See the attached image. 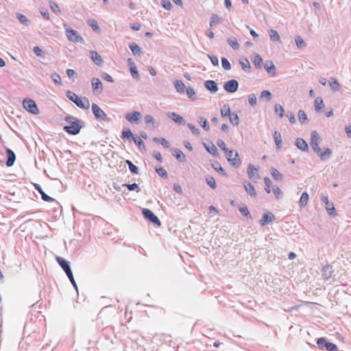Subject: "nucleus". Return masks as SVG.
I'll use <instances>...</instances> for the list:
<instances>
[{"instance_id":"obj_13","label":"nucleus","mask_w":351,"mask_h":351,"mask_svg":"<svg viewBox=\"0 0 351 351\" xmlns=\"http://www.w3.org/2000/svg\"><path fill=\"white\" fill-rule=\"evenodd\" d=\"M275 219V216L271 213H267L263 215V217L259 221L260 224L263 226Z\"/></svg>"},{"instance_id":"obj_57","label":"nucleus","mask_w":351,"mask_h":351,"mask_svg":"<svg viewBox=\"0 0 351 351\" xmlns=\"http://www.w3.org/2000/svg\"><path fill=\"white\" fill-rule=\"evenodd\" d=\"M156 171L158 173V175H160L162 177H167V173L166 170L164 168H162V167H156Z\"/></svg>"},{"instance_id":"obj_39","label":"nucleus","mask_w":351,"mask_h":351,"mask_svg":"<svg viewBox=\"0 0 351 351\" xmlns=\"http://www.w3.org/2000/svg\"><path fill=\"white\" fill-rule=\"evenodd\" d=\"M198 121H199L200 125L204 129H205L206 131H208L210 130V127H209V125L208 124V121L206 119H204L203 117H199Z\"/></svg>"},{"instance_id":"obj_38","label":"nucleus","mask_w":351,"mask_h":351,"mask_svg":"<svg viewBox=\"0 0 351 351\" xmlns=\"http://www.w3.org/2000/svg\"><path fill=\"white\" fill-rule=\"evenodd\" d=\"M228 42L229 45L234 49H238L239 47V45L237 43V39L234 37H230L228 38Z\"/></svg>"},{"instance_id":"obj_51","label":"nucleus","mask_w":351,"mask_h":351,"mask_svg":"<svg viewBox=\"0 0 351 351\" xmlns=\"http://www.w3.org/2000/svg\"><path fill=\"white\" fill-rule=\"evenodd\" d=\"M145 122L147 125H154L155 121L152 116L147 114L145 117Z\"/></svg>"},{"instance_id":"obj_55","label":"nucleus","mask_w":351,"mask_h":351,"mask_svg":"<svg viewBox=\"0 0 351 351\" xmlns=\"http://www.w3.org/2000/svg\"><path fill=\"white\" fill-rule=\"evenodd\" d=\"M262 62H263V60L259 55L257 54L254 57L253 63L254 64V65L261 66Z\"/></svg>"},{"instance_id":"obj_21","label":"nucleus","mask_w":351,"mask_h":351,"mask_svg":"<svg viewBox=\"0 0 351 351\" xmlns=\"http://www.w3.org/2000/svg\"><path fill=\"white\" fill-rule=\"evenodd\" d=\"M258 169L256 168L254 165H250L247 169V176L250 179L254 178V176L258 175Z\"/></svg>"},{"instance_id":"obj_59","label":"nucleus","mask_w":351,"mask_h":351,"mask_svg":"<svg viewBox=\"0 0 351 351\" xmlns=\"http://www.w3.org/2000/svg\"><path fill=\"white\" fill-rule=\"evenodd\" d=\"M88 24L93 28V30L96 31V30L99 29V26H98L97 22L95 20H94V19L90 20L88 21Z\"/></svg>"},{"instance_id":"obj_19","label":"nucleus","mask_w":351,"mask_h":351,"mask_svg":"<svg viewBox=\"0 0 351 351\" xmlns=\"http://www.w3.org/2000/svg\"><path fill=\"white\" fill-rule=\"evenodd\" d=\"M204 86L208 90H210L213 93L217 92L218 90L217 83L213 80L206 81Z\"/></svg>"},{"instance_id":"obj_46","label":"nucleus","mask_w":351,"mask_h":351,"mask_svg":"<svg viewBox=\"0 0 351 351\" xmlns=\"http://www.w3.org/2000/svg\"><path fill=\"white\" fill-rule=\"evenodd\" d=\"M325 348H326V350L328 351H337L338 350L337 346L335 344L330 343V342H328L327 343H326Z\"/></svg>"},{"instance_id":"obj_42","label":"nucleus","mask_w":351,"mask_h":351,"mask_svg":"<svg viewBox=\"0 0 351 351\" xmlns=\"http://www.w3.org/2000/svg\"><path fill=\"white\" fill-rule=\"evenodd\" d=\"M49 6L53 12L60 13V9L59 8L58 5L56 2L50 1Z\"/></svg>"},{"instance_id":"obj_34","label":"nucleus","mask_w":351,"mask_h":351,"mask_svg":"<svg viewBox=\"0 0 351 351\" xmlns=\"http://www.w3.org/2000/svg\"><path fill=\"white\" fill-rule=\"evenodd\" d=\"M175 87L178 93H183L184 90V84L181 80H176L174 83Z\"/></svg>"},{"instance_id":"obj_49","label":"nucleus","mask_w":351,"mask_h":351,"mask_svg":"<svg viewBox=\"0 0 351 351\" xmlns=\"http://www.w3.org/2000/svg\"><path fill=\"white\" fill-rule=\"evenodd\" d=\"M221 64H222V66L226 69V70H229L231 68V65H230V63L229 62V61L225 58H222L221 59Z\"/></svg>"},{"instance_id":"obj_27","label":"nucleus","mask_w":351,"mask_h":351,"mask_svg":"<svg viewBox=\"0 0 351 351\" xmlns=\"http://www.w3.org/2000/svg\"><path fill=\"white\" fill-rule=\"evenodd\" d=\"M173 155L174 157H176V158L177 160H178L180 161H184L185 160V156H184V154L179 149H174L173 152Z\"/></svg>"},{"instance_id":"obj_2","label":"nucleus","mask_w":351,"mask_h":351,"mask_svg":"<svg viewBox=\"0 0 351 351\" xmlns=\"http://www.w3.org/2000/svg\"><path fill=\"white\" fill-rule=\"evenodd\" d=\"M66 96L71 101L74 102L79 108L86 110L90 108V102L86 97H80L75 93L70 90L67 91Z\"/></svg>"},{"instance_id":"obj_37","label":"nucleus","mask_w":351,"mask_h":351,"mask_svg":"<svg viewBox=\"0 0 351 351\" xmlns=\"http://www.w3.org/2000/svg\"><path fill=\"white\" fill-rule=\"evenodd\" d=\"M212 167H213V169L217 171V172H219L220 173H221L223 176H226V173L224 171V169L221 167V166L220 165V164L217 162L212 164Z\"/></svg>"},{"instance_id":"obj_30","label":"nucleus","mask_w":351,"mask_h":351,"mask_svg":"<svg viewBox=\"0 0 351 351\" xmlns=\"http://www.w3.org/2000/svg\"><path fill=\"white\" fill-rule=\"evenodd\" d=\"M269 35L271 40L277 42L280 41V36L276 30L270 29L269 32Z\"/></svg>"},{"instance_id":"obj_58","label":"nucleus","mask_w":351,"mask_h":351,"mask_svg":"<svg viewBox=\"0 0 351 351\" xmlns=\"http://www.w3.org/2000/svg\"><path fill=\"white\" fill-rule=\"evenodd\" d=\"M239 211L245 216L251 217L250 213L246 206L239 208Z\"/></svg>"},{"instance_id":"obj_33","label":"nucleus","mask_w":351,"mask_h":351,"mask_svg":"<svg viewBox=\"0 0 351 351\" xmlns=\"http://www.w3.org/2000/svg\"><path fill=\"white\" fill-rule=\"evenodd\" d=\"M229 117V120L230 121V123L233 125H238L239 123V116L237 115V114L233 112V113H230V115L228 116Z\"/></svg>"},{"instance_id":"obj_29","label":"nucleus","mask_w":351,"mask_h":351,"mask_svg":"<svg viewBox=\"0 0 351 351\" xmlns=\"http://www.w3.org/2000/svg\"><path fill=\"white\" fill-rule=\"evenodd\" d=\"M128 62H130V72L132 77L138 78L139 77V75L136 67L134 65L133 61L132 60V59H128Z\"/></svg>"},{"instance_id":"obj_31","label":"nucleus","mask_w":351,"mask_h":351,"mask_svg":"<svg viewBox=\"0 0 351 351\" xmlns=\"http://www.w3.org/2000/svg\"><path fill=\"white\" fill-rule=\"evenodd\" d=\"M320 141V137L319 134L316 131H313L311 135V142L310 145H313L314 143H319Z\"/></svg>"},{"instance_id":"obj_54","label":"nucleus","mask_w":351,"mask_h":351,"mask_svg":"<svg viewBox=\"0 0 351 351\" xmlns=\"http://www.w3.org/2000/svg\"><path fill=\"white\" fill-rule=\"evenodd\" d=\"M328 342L326 341V339L324 337H320L317 341V344L319 348L322 349L323 347H325L326 343Z\"/></svg>"},{"instance_id":"obj_64","label":"nucleus","mask_w":351,"mask_h":351,"mask_svg":"<svg viewBox=\"0 0 351 351\" xmlns=\"http://www.w3.org/2000/svg\"><path fill=\"white\" fill-rule=\"evenodd\" d=\"M53 82L56 84H61V77L60 76L57 74V73H54L52 76H51Z\"/></svg>"},{"instance_id":"obj_36","label":"nucleus","mask_w":351,"mask_h":351,"mask_svg":"<svg viewBox=\"0 0 351 351\" xmlns=\"http://www.w3.org/2000/svg\"><path fill=\"white\" fill-rule=\"evenodd\" d=\"M271 174L275 180H280L282 179V174L276 168H271Z\"/></svg>"},{"instance_id":"obj_12","label":"nucleus","mask_w":351,"mask_h":351,"mask_svg":"<svg viewBox=\"0 0 351 351\" xmlns=\"http://www.w3.org/2000/svg\"><path fill=\"white\" fill-rule=\"evenodd\" d=\"M6 165L12 167L16 160L15 154L9 148L5 149Z\"/></svg>"},{"instance_id":"obj_50","label":"nucleus","mask_w":351,"mask_h":351,"mask_svg":"<svg viewBox=\"0 0 351 351\" xmlns=\"http://www.w3.org/2000/svg\"><path fill=\"white\" fill-rule=\"evenodd\" d=\"M125 186L130 191H136V192L140 191V189L137 184L134 183L131 184H125Z\"/></svg>"},{"instance_id":"obj_56","label":"nucleus","mask_w":351,"mask_h":351,"mask_svg":"<svg viewBox=\"0 0 351 351\" xmlns=\"http://www.w3.org/2000/svg\"><path fill=\"white\" fill-rule=\"evenodd\" d=\"M273 193L276 196V198H280L282 196V191L278 186H276L273 189Z\"/></svg>"},{"instance_id":"obj_11","label":"nucleus","mask_w":351,"mask_h":351,"mask_svg":"<svg viewBox=\"0 0 351 351\" xmlns=\"http://www.w3.org/2000/svg\"><path fill=\"white\" fill-rule=\"evenodd\" d=\"M239 87V84L237 80H231L227 82H226L223 85L224 89L228 93H234L237 90Z\"/></svg>"},{"instance_id":"obj_32","label":"nucleus","mask_w":351,"mask_h":351,"mask_svg":"<svg viewBox=\"0 0 351 351\" xmlns=\"http://www.w3.org/2000/svg\"><path fill=\"white\" fill-rule=\"evenodd\" d=\"M274 138L275 143L277 146V148L280 149L281 147V143H282V137H281L280 133L276 131L274 133Z\"/></svg>"},{"instance_id":"obj_63","label":"nucleus","mask_w":351,"mask_h":351,"mask_svg":"<svg viewBox=\"0 0 351 351\" xmlns=\"http://www.w3.org/2000/svg\"><path fill=\"white\" fill-rule=\"evenodd\" d=\"M261 98H266L267 99H271V93L268 90H263L261 93Z\"/></svg>"},{"instance_id":"obj_23","label":"nucleus","mask_w":351,"mask_h":351,"mask_svg":"<svg viewBox=\"0 0 351 351\" xmlns=\"http://www.w3.org/2000/svg\"><path fill=\"white\" fill-rule=\"evenodd\" d=\"M314 106L317 112H320L324 108L323 99L319 97H317L314 101Z\"/></svg>"},{"instance_id":"obj_14","label":"nucleus","mask_w":351,"mask_h":351,"mask_svg":"<svg viewBox=\"0 0 351 351\" xmlns=\"http://www.w3.org/2000/svg\"><path fill=\"white\" fill-rule=\"evenodd\" d=\"M91 85L94 92L99 91L101 93L103 90V84L100 80L97 77H93L91 80Z\"/></svg>"},{"instance_id":"obj_40","label":"nucleus","mask_w":351,"mask_h":351,"mask_svg":"<svg viewBox=\"0 0 351 351\" xmlns=\"http://www.w3.org/2000/svg\"><path fill=\"white\" fill-rule=\"evenodd\" d=\"M206 183L213 189H215L217 186L215 183V180L213 176H208L206 179Z\"/></svg>"},{"instance_id":"obj_24","label":"nucleus","mask_w":351,"mask_h":351,"mask_svg":"<svg viewBox=\"0 0 351 351\" xmlns=\"http://www.w3.org/2000/svg\"><path fill=\"white\" fill-rule=\"evenodd\" d=\"M220 113L223 117H226L230 115L231 110L230 106L228 104H224L220 110Z\"/></svg>"},{"instance_id":"obj_7","label":"nucleus","mask_w":351,"mask_h":351,"mask_svg":"<svg viewBox=\"0 0 351 351\" xmlns=\"http://www.w3.org/2000/svg\"><path fill=\"white\" fill-rule=\"evenodd\" d=\"M92 111L95 117V118L98 120L101 121H106L107 115L104 112V110L96 104H92Z\"/></svg>"},{"instance_id":"obj_17","label":"nucleus","mask_w":351,"mask_h":351,"mask_svg":"<svg viewBox=\"0 0 351 351\" xmlns=\"http://www.w3.org/2000/svg\"><path fill=\"white\" fill-rule=\"evenodd\" d=\"M56 261L60 265V266L62 268V269L65 271V273L71 270L69 263L66 261H65L63 258L58 256L56 257Z\"/></svg>"},{"instance_id":"obj_18","label":"nucleus","mask_w":351,"mask_h":351,"mask_svg":"<svg viewBox=\"0 0 351 351\" xmlns=\"http://www.w3.org/2000/svg\"><path fill=\"white\" fill-rule=\"evenodd\" d=\"M90 58L97 65H101L103 63V60L100 55L95 51H90Z\"/></svg>"},{"instance_id":"obj_48","label":"nucleus","mask_w":351,"mask_h":351,"mask_svg":"<svg viewBox=\"0 0 351 351\" xmlns=\"http://www.w3.org/2000/svg\"><path fill=\"white\" fill-rule=\"evenodd\" d=\"M330 86L333 90H337L339 87V84L335 78L332 77L330 81Z\"/></svg>"},{"instance_id":"obj_28","label":"nucleus","mask_w":351,"mask_h":351,"mask_svg":"<svg viewBox=\"0 0 351 351\" xmlns=\"http://www.w3.org/2000/svg\"><path fill=\"white\" fill-rule=\"evenodd\" d=\"M308 202V195L306 192H304L300 199V205L301 207L306 206Z\"/></svg>"},{"instance_id":"obj_6","label":"nucleus","mask_w":351,"mask_h":351,"mask_svg":"<svg viewBox=\"0 0 351 351\" xmlns=\"http://www.w3.org/2000/svg\"><path fill=\"white\" fill-rule=\"evenodd\" d=\"M226 156L228 162H230L233 165H239L241 163L240 158L239 157L237 152L231 149L228 150V152H225Z\"/></svg>"},{"instance_id":"obj_20","label":"nucleus","mask_w":351,"mask_h":351,"mask_svg":"<svg viewBox=\"0 0 351 351\" xmlns=\"http://www.w3.org/2000/svg\"><path fill=\"white\" fill-rule=\"evenodd\" d=\"M295 145L298 149L304 152L307 151L308 149L306 142L302 138H298L295 142Z\"/></svg>"},{"instance_id":"obj_3","label":"nucleus","mask_w":351,"mask_h":351,"mask_svg":"<svg viewBox=\"0 0 351 351\" xmlns=\"http://www.w3.org/2000/svg\"><path fill=\"white\" fill-rule=\"evenodd\" d=\"M311 146L322 160L329 158L332 154V151L330 148H326L324 151L322 152L319 147V143H314L311 145Z\"/></svg>"},{"instance_id":"obj_41","label":"nucleus","mask_w":351,"mask_h":351,"mask_svg":"<svg viewBox=\"0 0 351 351\" xmlns=\"http://www.w3.org/2000/svg\"><path fill=\"white\" fill-rule=\"evenodd\" d=\"M154 141L159 142L165 148H168L170 145L169 143L164 138H155Z\"/></svg>"},{"instance_id":"obj_47","label":"nucleus","mask_w":351,"mask_h":351,"mask_svg":"<svg viewBox=\"0 0 351 351\" xmlns=\"http://www.w3.org/2000/svg\"><path fill=\"white\" fill-rule=\"evenodd\" d=\"M127 164L128 165V167H129V169L130 170V171L132 173H138V167L134 165L131 161L130 160H127L126 161Z\"/></svg>"},{"instance_id":"obj_10","label":"nucleus","mask_w":351,"mask_h":351,"mask_svg":"<svg viewBox=\"0 0 351 351\" xmlns=\"http://www.w3.org/2000/svg\"><path fill=\"white\" fill-rule=\"evenodd\" d=\"M322 200L325 204L326 210L328 215L330 216H335L337 213L333 203L329 202L327 196H322Z\"/></svg>"},{"instance_id":"obj_60","label":"nucleus","mask_w":351,"mask_h":351,"mask_svg":"<svg viewBox=\"0 0 351 351\" xmlns=\"http://www.w3.org/2000/svg\"><path fill=\"white\" fill-rule=\"evenodd\" d=\"M186 94L189 98H193L195 95V92L193 88L189 87L186 90Z\"/></svg>"},{"instance_id":"obj_52","label":"nucleus","mask_w":351,"mask_h":351,"mask_svg":"<svg viewBox=\"0 0 351 351\" xmlns=\"http://www.w3.org/2000/svg\"><path fill=\"white\" fill-rule=\"evenodd\" d=\"M248 101L251 106H255L256 104V97L254 94L248 95Z\"/></svg>"},{"instance_id":"obj_15","label":"nucleus","mask_w":351,"mask_h":351,"mask_svg":"<svg viewBox=\"0 0 351 351\" xmlns=\"http://www.w3.org/2000/svg\"><path fill=\"white\" fill-rule=\"evenodd\" d=\"M141 117V113L137 111H134L132 113H128L125 114V119L130 122H135L139 120Z\"/></svg>"},{"instance_id":"obj_26","label":"nucleus","mask_w":351,"mask_h":351,"mask_svg":"<svg viewBox=\"0 0 351 351\" xmlns=\"http://www.w3.org/2000/svg\"><path fill=\"white\" fill-rule=\"evenodd\" d=\"M205 147L209 153H210L213 156H217L218 149H217V147L213 143L205 145Z\"/></svg>"},{"instance_id":"obj_8","label":"nucleus","mask_w":351,"mask_h":351,"mask_svg":"<svg viewBox=\"0 0 351 351\" xmlns=\"http://www.w3.org/2000/svg\"><path fill=\"white\" fill-rule=\"evenodd\" d=\"M66 35L67 38L72 42L78 43L82 40V38L77 32L69 27H66Z\"/></svg>"},{"instance_id":"obj_35","label":"nucleus","mask_w":351,"mask_h":351,"mask_svg":"<svg viewBox=\"0 0 351 351\" xmlns=\"http://www.w3.org/2000/svg\"><path fill=\"white\" fill-rule=\"evenodd\" d=\"M220 22H221V18L218 15L213 14L211 16L210 20V25L211 27L217 25Z\"/></svg>"},{"instance_id":"obj_25","label":"nucleus","mask_w":351,"mask_h":351,"mask_svg":"<svg viewBox=\"0 0 351 351\" xmlns=\"http://www.w3.org/2000/svg\"><path fill=\"white\" fill-rule=\"evenodd\" d=\"M169 117L174 122L177 123H182L183 122V118L176 112H171L169 114Z\"/></svg>"},{"instance_id":"obj_62","label":"nucleus","mask_w":351,"mask_h":351,"mask_svg":"<svg viewBox=\"0 0 351 351\" xmlns=\"http://www.w3.org/2000/svg\"><path fill=\"white\" fill-rule=\"evenodd\" d=\"M17 17H18V19L19 20V21L21 23H23V24H27V23L28 19H27V17L25 15H23L21 14H19Z\"/></svg>"},{"instance_id":"obj_44","label":"nucleus","mask_w":351,"mask_h":351,"mask_svg":"<svg viewBox=\"0 0 351 351\" xmlns=\"http://www.w3.org/2000/svg\"><path fill=\"white\" fill-rule=\"evenodd\" d=\"M275 112L279 115L280 117H282L284 115V108L280 104H276L275 106Z\"/></svg>"},{"instance_id":"obj_1","label":"nucleus","mask_w":351,"mask_h":351,"mask_svg":"<svg viewBox=\"0 0 351 351\" xmlns=\"http://www.w3.org/2000/svg\"><path fill=\"white\" fill-rule=\"evenodd\" d=\"M65 121L69 125L64 127V131L73 135L77 134L80 132L82 127L80 120L73 117H66Z\"/></svg>"},{"instance_id":"obj_53","label":"nucleus","mask_w":351,"mask_h":351,"mask_svg":"<svg viewBox=\"0 0 351 351\" xmlns=\"http://www.w3.org/2000/svg\"><path fill=\"white\" fill-rule=\"evenodd\" d=\"M217 145L224 152H228V149L226 147V143L223 141L219 139L217 142Z\"/></svg>"},{"instance_id":"obj_22","label":"nucleus","mask_w":351,"mask_h":351,"mask_svg":"<svg viewBox=\"0 0 351 351\" xmlns=\"http://www.w3.org/2000/svg\"><path fill=\"white\" fill-rule=\"evenodd\" d=\"M129 47L130 49H131L132 53L134 55V56H139L142 53V51H141V49L139 47V46L135 43H132L129 45Z\"/></svg>"},{"instance_id":"obj_61","label":"nucleus","mask_w":351,"mask_h":351,"mask_svg":"<svg viewBox=\"0 0 351 351\" xmlns=\"http://www.w3.org/2000/svg\"><path fill=\"white\" fill-rule=\"evenodd\" d=\"M162 5L163 8L167 10H169L171 8V3L170 1H169V0H163L162 1Z\"/></svg>"},{"instance_id":"obj_5","label":"nucleus","mask_w":351,"mask_h":351,"mask_svg":"<svg viewBox=\"0 0 351 351\" xmlns=\"http://www.w3.org/2000/svg\"><path fill=\"white\" fill-rule=\"evenodd\" d=\"M23 108L29 113L38 114L39 113L38 108L36 102L29 98H26L23 101Z\"/></svg>"},{"instance_id":"obj_9","label":"nucleus","mask_w":351,"mask_h":351,"mask_svg":"<svg viewBox=\"0 0 351 351\" xmlns=\"http://www.w3.org/2000/svg\"><path fill=\"white\" fill-rule=\"evenodd\" d=\"M143 214L146 219H149L154 224L158 226H160L161 225L159 219L149 209L144 208L143 210Z\"/></svg>"},{"instance_id":"obj_16","label":"nucleus","mask_w":351,"mask_h":351,"mask_svg":"<svg viewBox=\"0 0 351 351\" xmlns=\"http://www.w3.org/2000/svg\"><path fill=\"white\" fill-rule=\"evenodd\" d=\"M243 186L245 190L249 193L250 196L255 197L256 195L255 188L251 183L248 182H244Z\"/></svg>"},{"instance_id":"obj_43","label":"nucleus","mask_w":351,"mask_h":351,"mask_svg":"<svg viewBox=\"0 0 351 351\" xmlns=\"http://www.w3.org/2000/svg\"><path fill=\"white\" fill-rule=\"evenodd\" d=\"M295 44L299 48H302L305 46V43L303 40L302 38L300 36H296L295 38Z\"/></svg>"},{"instance_id":"obj_4","label":"nucleus","mask_w":351,"mask_h":351,"mask_svg":"<svg viewBox=\"0 0 351 351\" xmlns=\"http://www.w3.org/2000/svg\"><path fill=\"white\" fill-rule=\"evenodd\" d=\"M311 146L322 160L329 158L332 154V151L330 148H326L324 151L322 152L319 147V143H314L311 145Z\"/></svg>"},{"instance_id":"obj_45","label":"nucleus","mask_w":351,"mask_h":351,"mask_svg":"<svg viewBox=\"0 0 351 351\" xmlns=\"http://www.w3.org/2000/svg\"><path fill=\"white\" fill-rule=\"evenodd\" d=\"M298 119L301 123H304L307 120V117L304 111L300 110L298 111Z\"/></svg>"}]
</instances>
